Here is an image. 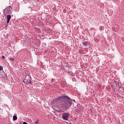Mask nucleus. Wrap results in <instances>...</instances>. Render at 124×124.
<instances>
[{
    "instance_id": "nucleus-12",
    "label": "nucleus",
    "mask_w": 124,
    "mask_h": 124,
    "mask_svg": "<svg viewBox=\"0 0 124 124\" xmlns=\"http://www.w3.org/2000/svg\"><path fill=\"white\" fill-rule=\"evenodd\" d=\"M103 29H104V27H100V30L101 31H103Z\"/></svg>"
},
{
    "instance_id": "nucleus-2",
    "label": "nucleus",
    "mask_w": 124,
    "mask_h": 124,
    "mask_svg": "<svg viewBox=\"0 0 124 124\" xmlns=\"http://www.w3.org/2000/svg\"><path fill=\"white\" fill-rule=\"evenodd\" d=\"M12 10V7L9 6L4 10V13L5 14H11V11Z\"/></svg>"
},
{
    "instance_id": "nucleus-4",
    "label": "nucleus",
    "mask_w": 124,
    "mask_h": 124,
    "mask_svg": "<svg viewBox=\"0 0 124 124\" xmlns=\"http://www.w3.org/2000/svg\"><path fill=\"white\" fill-rule=\"evenodd\" d=\"M28 78H29V77H28L27 76H26V78L23 80V83L25 84H28L29 83V80L28 79Z\"/></svg>"
},
{
    "instance_id": "nucleus-14",
    "label": "nucleus",
    "mask_w": 124,
    "mask_h": 124,
    "mask_svg": "<svg viewBox=\"0 0 124 124\" xmlns=\"http://www.w3.org/2000/svg\"><path fill=\"white\" fill-rule=\"evenodd\" d=\"M39 123V121H38V120H36V121L34 122V124H38Z\"/></svg>"
},
{
    "instance_id": "nucleus-5",
    "label": "nucleus",
    "mask_w": 124,
    "mask_h": 124,
    "mask_svg": "<svg viewBox=\"0 0 124 124\" xmlns=\"http://www.w3.org/2000/svg\"><path fill=\"white\" fill-rule=\"evenodd\" d=\"M7 23L8 24L9 23V21H10L11 19V16L9 15L7 16Z\"/></svg>"
},
{
    "instance_id": "nucleus-11",
    "label": "nucleus",
    "mask_w": 124,
    "mask_h": 124,
    "mask_svg": "<svg viewBox=\"0 0 124 124\" xmlns=\"http://www.w3.org/2000/svg\"><path fill=\"white\" fill-rule=\"evenodd\" d=\"M55 110H57V111H58V112L59 113H61V112H62V110L60 109H59V108L58 109H55Z\"/></svg>"
},
{
    "instance_id": "nucleus-7",
    "label": "nucleus",
    "mask_w": 124,
    "mask_h": 124,
    "mask_svg": "<svg viewBox=\"0 0 124 124\" xmlns=\"http://www.w3.org/2000/svg\"><path fill=\"white\" fill-rule=\"evenodd\" d=\"M28 80L29 81V82H28V83L29 84H32V82L31 81V77H30V76H28Z\"/></svg>"
},
{
    "instance_id": "nucleus-10",
    "label": "nucleus",
    "mask_w": 124,
    "mask_h": 124,
    "mask_svg": "<svg viewBox=\"0 0 124 124\" xmlns=\"http://www.w3.org/2000/svg\"><path fill=\"white\" fill-rule=\"evenodd\" d=\"M51 103H52V104H53L52 105L53 108H54V103H55V101H52Z\"/></svg>"
},
{
    "instance_id": "nucleus-19",
    "label": "nucleus",
    "mask_w": 124,
    "mask_h": 124,
    "mask_svg": "<svg viewBox=\"0 0 124 124\" xmlns=\"http://www.w3.org/2000/svg\"><path fill=\"white\" fill-rule=\"evenodd\" d=\"M52 81H54V79H52Z\"/></svg>"
},
{
    "instance_id": "nucleus-16",
    "label": "nucleus",
    "mask_w": 124,
    "mask_h": 124,
    "mask_svg": "<svg viewBox=\"0 0 124 124\" xmlns=\"http://www.w3.org/2000/svg\"><path fill=\"white\" fill-rule=\"evenodd\" d=\"M2 59H5V57H4V56H2Z\"/></svg>"
},
{
    "instance_id": "nucleus-18",
    "label": "nucleus",
    "mask_w": 124,
    "mask_h": 124,
    "mask_svg": "<svg viewBox=\"0 0 124 124\" xmlns=\"http://www.w3.org/2000/svg\"><path fill=\"white\" fill-rule=\"evenodd\" d=\"M73 101H74V102H75V100H73Z\"/></svg>"
},
{
    "instance_id": "nucleus-9",
    "label": "nucleus",
    "mask_w": 124,
    "mask_h": 124,
    "mask_svg": "<svg viewBox=\"0 0 124 124\" xmlns=\"http://www.w3.org/2000/svg\"><path fill=\"white\" fill-rule=\"evenodd\" d=\"M9 60L10 61V62H14V58H10L9 59Z\"/></svg>"
},
{
    "instance_id": "nucleus-17",
    "label": "nucleus",
    "mask_w": 124,
    "mask_h": 124,
    "mask_svg": "<svg viewBox=\"0 0 124 124\" xmlns=\"http://www.w3.org/2000/svg\"><path fill=\"white\" fill-rule=\"evenodd\" d=\"M79 112H80V110H78V112L79 113Z\"/></svg>"
},
{
    "instance_id": "nucleus-3",
    "label": "nucleus",
    "mask_w": 124,
    "mask_h": 124,
    "mask_svg": "<svg viewBox=\"0 0 124 124\" xmlns=\"http://www.w3.org/2000/svg\"><path fill=\"white\" fill-rule=\"evenodd\" d=\"M69 117V115L67 112H63L62 115V118L63 120L65 121H68V118Z\"/></svg>"
},
{
    "instance_id": "nucleus-8",
    "label": "nucleus",
    "mask_w": 124,
    "mask_h": 124,
    "mask_svg": "<svg viewBox=\"0 0 124 124\" xmlns=\"http://www.w3.org/2000/svg\"><path fill=\"white\" fill-rule=\"evenodd\" d=\"M17 118L16 115H14L13 116V121H16L17 120Z\"/></svg>"
},
{
    "instance_id": "nucleus-20",
    "label": "nucleus",
    "mask_w": 124,
    "mask_h": 124,
    "mask_svg": "<svg viewBox=\"0 0 124 124\" xmlns=\"http://www.w3.org/2000/svg\"><path fill=\"white\" fill-rule=\"evenodd\" d=\"M52 81H54V79H52Z\"/></svg>"
},
{
    "instance_id": "nucleus-1",
    "label": "nucleus",
    "mask_w": 124,
    "mask_h": 124,
    "mask_svg": "<svg viewBox=\"0 0 124 124\" xmlns=\"http://www.w3.org/2000/svg\"><path fill=\"white\" fill-rule=\"evenodd\" d=\"M58 101V105L60 108L67 110L72 105V99L68 96L62 95L57 98Z\"/></svg>"
},
{
    "instance_id": "nucleus-15",
    "label": "nucleus",
    "mask_w": 124,
    "mask_h": 124,
    "mask_svg": "<svg viewBox=\"0 0 124 124\" xmlns=\"http://www.w3.org/2000/svg\"><path fill=\"white\" fill-rule=\"evenodd\" d=\"M23 124H28V123H27V122H24Z\"/></svg>"
},
{
    "instance_id": "nucleus-13",
    "label": "nucleus",
    "mask_w": 124,
    "mask_h": 124,
    "mask_svg": "<svg viewBox=\"0 0 124 124\" xmlns=\"http://www.w3.org/2000/svg\"><path fill=\"white\" fill-rule=\"evenodd\" d=\"M3 69V67L2 66H0V70H2Z\"/></svg>"
},
{
    "instance_id": "nucleus-6",
    "label": "nucleus",
    "mask_w": 124,
    "mask_h": 124,
    "mask_svg": "<svg viewBox=\"0 0 124 124\" xmlns=\"http://www.w3.org/2000/svg\"><path fill=\"white\" fill-rule=\"evenodd\" d=\"M89 44L90 43L87 41L82 42V44L84 45V46H87V45H89Z\"/></svg>"
}]
</instances>
